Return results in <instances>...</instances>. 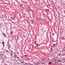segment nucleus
<instances>
[{"label": "nucleus", "mask_w": 65, "mask_h": 65, "mask_svg": "<svg viewBox=\"0 0 65 65\" xmlns=\"http://www.w3.org/2000/svg\"><path fill=\"white\" fill-rule=\"evenodd\" d=\"M9 47H11V46H10V45H9Z\"/></svg>", "instance_id": "obj_12"}, {"label": "nucleus", "mask_w": 65, "mask_h": 65, "mask_svg": "<svg viewBox=\"0 0 65 65\" xmlns=\"http://www.w3.org/2000/svg\"><path fill=\"white\" fill-rule=\"evenodd\" d=\"M46 65H48L47 64H48V63H46Z\"/></svg>", "instance_id": "obj_8"}, {"label": "nucleus", "mask_w": 65, "mask_h": 65, "mask_svg": "<svg viewBox=\"0 0 65 65\" xmlns=\"http://www.w3.org/2000/svg\"><path fill=\"white\" fill-rule=\"evenodd\" d=\"M55 44H53V46H55Z\"/></svg>", "instance_id": "obj_7"}, {"label": "nucleus", "mask_w": 65, "mask_h": 65, "mask_svg": "<svg viewBox=\"0 0 65 65\" xmlns=\"http://www.w3.org/2000/svg\"><path fill=\"white\" fill-rule=\"evenodd\" d=\"M6 52H7V53H9V51L7 50L6 51Z\"/></svg>", "instance_id": "obj_5"}, {"label": "nucleus", "mask_w": 65, "mask_h": 65, "mask_svg": "<svg viewBox=\"0 0 65 65\" xmlns=\"http://www.w3.org/2000/svg\"><path fill=\"white\" fill-rule=\"evenodd\" d=\"M12 58H13V59H14V57H13V56H12Z\"/></svg>", "instance_id": "obj_10"}, {"label": "nucleus", "mask_w": 65, "mask_h": 65, "mask_svg": "<svg viewBox=\"0 0 65 65\" xmlns=\"http://www.w3.org/2000/svg\"><path fill=\"white\" fill-rule=\"evenodd\" d=\"M14 57L15 58L14 59V60L15 61V59H16V57H17V56H15H15H14Z\"/></svg>", "instance_id": "obj_3"}, {"label": "nucleus", "mask_w": 65, "mask_h": 65, "mask_svg": "<svg viewBox=\"0 0 65 65\" xmlns=\"http://www.w3.org/2000/svg\"><path fill=\"white\" fill-rule=\"evenodd\" d=\"M2 44H4V42L3 41L2 42Z\"/></svg>", "instance_id": "obj_4"}, {"label": "nucleus", "mask_w": 65, "mask_h": 65, "mask_svg": "<svg viewBox=\"0 0 65 65\" xmlns=\"http://www.w3.org/2000/svg\"><path fill=\"white\" fill-rule=\"evenodd\" d=\"M36 45H38V44H37Z\"/></svg>", "instance_id": "obj_11"}, {"label": "nucleus", "mask_w": 65, "mask_h": 65, "mask_svg": "<svg viewBox=\"0 0 65 65\" xmlns=\"http://www.w3.org/2000/svg\"><path fill=\"white\" fill-rule=\"evenodd\" d=\"M4 36H5V35H4Z\"/></svg>", "instance_id": "obj_13"}, {"label": "nucleus", "mask_w": 65, "mask_h": 65, "mask_svg": "<svg viewBox=\"0 0 65 65\" xmlns=\"http://www.w3.org/2000/svg\"><path fill=\"white\" fill-rule=\"evenodd\" d=\"M26 56V55H24V56Z\"/></svg>", "instance_id": "obj_15"}, {"label": "nucleus", "mask_w": 65, "mask_h": 65, "mask_svg": "<svg viewBox=\"0 0 65 65\" xmlns=\"http://www.w3.org/2000/svg\"><path fill=\"white\" fill-rule=\"evenodd\" d=\"M16 57L18 59L16 60V61L17 62V63L18 64L19 63H20L21 62V59L18 57H17V56H16Z\"/></svg>", "instance_id": "obj_1"}, {"label": "nucleus", "mask_w": 65, "mask_h": 65, "mask_svg": "<svg viewBox=\"0 0 65 65\" xmlns=\"http://www.w3.org/2000/svg\"><path fill=\"white\" fill-rule=\"evenodd\" d=\"M3 52L4 54L5 53V51H4Z\"/></svg>", "instance_id": "obj_9"}, {"label": "nucleus", "mask_w": 65, "mask_h": 65, "mask_svg": "<svg viewBox=\"0 0 65 65\" xmlns=\"http://www.w3.org/2000/svg\"><path fill=\"white\" fill-rule=\"evenodd\" d=\"M5 37H6V38H7V37H6V36H5Z\"/></svg>", "instance_id": "obj_16"}, {"label": "nucleus", "mask_w": 65, "mask_h": 65, "mask_svg": "<svg viewBox=\"0 0 65 65\" xmlns=\"http://www.w3.org/2000/svg\"><path fill=\"white\" fill-rule=\"evenodd\" d=\"M11 34H13V32H11Z\"/></svg>", "instance_id": "obj_6"}, {"label": "nucleus", "mask_w": 65, "mask_h": 65, "mask_svg": "<svg viewBox=\"0 0 65 65\" xmlns=\"http://www.w3.org/2000/svg\"><path fill=\"white\" fill-rule=\"evenodd\" d=\"M48 62H49V64H50V65H51V64H52V62H51V61H48Z\"/></svg>", "instance_id": "obj_2"}, {"label": "nucleus", "mask_w": 65, "mask_h": 65, "mask_svg": "<svg viewBox=\"0 0 65 65\" xmlns=\"http://www.w3.org/2000/svg\"><path fill=\"white\" fill-rule=\"evenodd\" d=\"M32 23H33V21H32Z\"/></svg>", "instance_id": "obj_14"}]
</instances>
